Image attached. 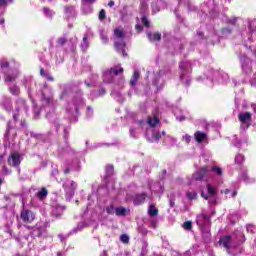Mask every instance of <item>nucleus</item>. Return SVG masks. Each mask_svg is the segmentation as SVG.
<instances>
[{
    "instance_id": "nucleus-1",
    "label": "nucleus",
    "mask_w": 256,
    "mask_h": 256,
    "mask_svg": "<svg viewBox=\"0 0 256 256\" xmlns=\"http://www.w3.org/2000/svg\"><path fill=\"white\" fill-rule=\"evenodd\" d=\"M114 47L118 53H122L123 57H127V52H125V47L127 44L125 43V32L123 29L116 28L114 30Z\"/></svg>"
},
{
    "instance_id": "nucleus-2",
    "label": "nucleus",
    "mask_w": 256,
    "mask_h": 256,
    "mask_svg": "<svg viewBox=\"0 0 256 256\" xmlns=\"http://www.w3.org/2000/svg\"><path fill=\"white\" fill-rule=\"evenodd\" d=\"M196 223L198 227H200L203 237L209 239V237H211L209 229V227H211V219H209V216H207L205 213L198 215L196 218Z\"/></svg>"
},
{
    "instance_id": "nucleus-3",
    "label": "nucleus",
    "mask_w": 256,
    "mask_h": 256,
    "mask_svg": "<svg viewBox=\"0 0 256 256\" xmlns=\"http://www.w3.org/2000/svg\"><path fill=\"white\" fill-rule=\"evenodd\" d=\"M44 90L42 91V102L43 105H46V110L52 109L55 110V104L53 103V94L51 93V88L47 83L43 84Z\"/></svg>"
},
{
    "instance_id": "nucleus-4",
    "label": "nucleus",
    "mask_w": 256,
    "mask_h": 256,
    "mask_svg": "<svg viewBox=\"0 0 256 256\" xmlns=\"http://www.w3.org/2000/svg\"><path fill=\"white\" fill-rule=\"evenodd\" d=\"M181 74H180V81L186 85V87H189L191 85V78L189 76H186L187 73L191 72V62L189 61H182L179 65Z\"/></svg>"
},
{
    "instance_id": "nucleus-5",
    "label": "nucleus",
    "mask_w": 256,
    "mask_h": 256,
    "mask_svg": "<svg viewBox=\"0 0 256 256\" xmlns=\"http://www.w3.org/2000/svg\"><path fill=\"white\" fill-rule=\"evenodd\" d=\"M62 187L65 191L66 199H73L75 191H77V183L73 180L66 179Z\"/></svg>"
},
{
    "instance_id": "nucleus-6",
    "label": "nucleus",
    "mask_w": 256,
    "mask_h": 256,
    "mask_svg": "<svg viewBox=\"0 0 256 256\" xmlns=\"http://www.w3.org/2000/svg\"><path fill=\"white\" fill-rule=\"evenodd\" d=\"M242 73L244 75H251L253 73V62L247 55L243 54L239 56Z\"/></svg>"
},
{
    "instance_id": "nucleus-7",
    "label": "nucleus",
    "mask_w": 256,
    "mask_h": 256,
    "mask_svg": "<svg viewBox=\"0 0 256 256\" xmlns=\"http://www.w3.org/2000/svg\"><path fill=\"white\" fill-rule=\"evenodd\" d=\"M220 245L222 247H225L227 249V252L229 255H237L238 253H241V251H237V246L231 244V236H223L220 238Z\"/></svg>"
},
{
    "instance_id": "nucleus-8",
    "label": "nucleus",
    "mask_w": 256,
    "mask_h": 256,
    "mask_svg": "<svg viewBox=\"0 0 256 256\" xmlns=\"http://www.w3.org/2000/svg\"><path fill=\"white\" fill-rule=\"evenodd\" d=\"M119 73H123V68H120L119 70L117 68L105 70L102 75L103 81L105 83H113V76L119 75Z\"/></svg>"
},
{
    "instance_id": "nucleus-9",
    "label": "nucleus",
    "mask_w": 256,
    "mask_h": 256,
    "mask_svg": "<svg viewBox=\"0 0 256 256\" xmlns=\"http://www.w3.org/2000/svg\"><path fill=\"white\" fill-rule=\"evenodd\" d=\"M79 105H83V98H74L73 102L68 104V107L66 108L67 113H70L71 115H77V113H79Z\"/></svg>"
},
{
    "instance_id": "nucleus-10",
    "label": "nucleus",
    "mask_w": 256,
    "mask_h": 256,
    "mask_svg": "<svg viewBox=\"0 0 256 256\" xmlns=\"http://www.w3.org/2000/svg\"><path fill=\"white\" fill-rule=\"evenodd\" d=\"M20 219L22 220V223H33V221H35V212L27 208H23L20 212Z\"/></svg>"
},
{
    "instance_id": "nucleus-11",
    "label": "nucleus",
    "mask_w": 256,
    "mask_h": 256,
    "mask_svg": "<svg viewBox=\"0 0 256 256\" xmlns=\"http://www.w3.org/2000/svg\"><path fill=\"white\" fill-rule=\"evenodd\" d=\"M251 117L252 114L251 112H241L238 115V119L241 123V129H249V127H251Z\"/></svg>"
},
{
    "instance_id": "nucleus-12",
    "label": "nucleus",
    "mask_w": 256,
    "mask_h": 256,
    "mask_svg": "<svg viewBox=\"0 0 256 256\" xmlns=\"http://www.w3.org/2000/svg\"><path fill=\"white\" fill-rule=\"evenodd\" d=\"M21 161H23V156L19 152H13L8 157V164L11 167H19Z\"/></svg>"
},
{
    "instance_id": "nucleus-13",
    "label": "nucleus",
    "mask_w": 256,
    "mask_h": 256,
    "mask_svg": "<svg viewBox=\"0 0 256 256\" xmlns=\"http://www.w3.org/2000/svg\"><path fill=\"white\" fill-rule=\"evenodd\" d=\"M47 231V224L45 222H38L32 230L33 237H41Z\"/></svg>"
},
{
    "instance_id": "nucleus-14",
    "label": "nucleus",
    "mask_w": 256,
    "mask_h": 256,
    "mask_svg": "<svg viewBox=\"0 0 256 256\" xmlns=\"http://www.w3.org/2000/svg\"><path fill=\"white\" fill-rule=\"evenodd\" d=\"M206 177H209L208 167H202L192 175V179H194V181H203Z\"/></svg>"
},
{
    "instance_id": "nucleus-15",
    "label": "nucleus",
    "mask_w": 256,
    "mask_h": 256,
    "mask_svg": "<svg viewBox=\"0 0 256 256\" xmlns=\"http://www.w3.org/2000/svg\"><path fill=\"white\" fill-rule=\"evenodd\" d=\"M208 77L215 81H227V79H229V74L223 71H212V76Z\"/></svg>"
},
{
    "instance_id": "nucleus-16",
    "label": "nucleus",
    "mask_w": 256,
    "mask_h": 256,
    "mask_svg": "<svg viewBox=\"0 0 256 256\" xmlns=\"http://www.w3.org/2000/svg\"><path fill=\"white\" fill-rule=\"evenodd\" d=\"M65 211V206H61L59 204H55L52 206L51 214L53 217H61L63 215V212Z\"/></svg>"
},
{
    "instance_id": "nucleus-17",
    "label": "nucleus",
    "mask_w": 256,
    "mask_h": 256,
    "mask_svg": "<svg viewBox=\"0 0 256 256\" xmlns=\"http://www.w3.org/2000/svg\"><path fill=\"white\" fill-rule=\"evenodd\" d=\"M145 199H147V194H136L134 197V205H143V203H145Z\"/></svg>"
},
{
    "instance_id": "nucleus-18",
    "label": "nucleus",
    "mask_w": 256,
    "mask_h": 256,
    "mask_svg": "<svg viewBox=\"0 0 256 256\" xmlns=\"http://www.w3.org/2000/svg\"><path fill=\"white\" fill-rule=\"evenodd\" d=\"M194 137H195L197 143H203V141H205L207 139V134H205L204 132H201V131H197L194 134Z\"/></svg>"
},
{
    "instance_id": "nucleus-19",
    "label": "nucleus",
    "mask_w": 256,
    "mask_h": 256,
    "mask_svg": "<svg viewBox=\"0 0 256 256\" xmlns=\"http://www.w3.org/2000/svg\"><path fill=\"white\" fill-rule=\"evenodd\" d=\"M141 73L138 70H135L133 73V76L130 80V85L132 87H135V85H137V81H139V77H140Z\"/></svg>"
},
{
    "instance_id": "nucleus-20",
    "label": "nucleus",
    "mask_w": 256,
    "mask_h": 256,
    "mask_svg": "<svg viewBox=\"0 0 256 256\" xmlns=\"http://www.w3.org/2000/svg\"><path fill=\"white\" fill-rule=\"evenodd\" d=\"M147 37L149 41H161V33L159 32H156L154 34H152L151 32H148Z\"/></svg>"
},
{
    "instance_id": "nucleus-21",
    "label": "nucleus",
    "mask_w": 256,
    "mask_h": 256,
    "mask_svg": "<svg viewBox=\"0 0 256 256\" xmlns=\"http://www.w3.org/2000/svg\"><path fill=\"white\" fill-rule=\"evenodd\" d=\"M65 14L68 17V19H71V17H75L77 13L75 12V7L69 6L65 8Z\"/></svg>"
},
{
    "instance_id": "nucleus-22",
    "label": "nucleus",
    "mask_w": 256,
    "mask_h": 256,
    "mask_svg": "<svg viewBox=\"0 0 256 256\" xmlns=\"http://www.w3.org/2000/svg\"><path fill=\"white\" fill-rule=\"evenodd\" d=\"M2 107L5 109V111H8V113H11V110L13 109V106L11 105V99L9 98L4 99Z\"/></svg>"
},
{
    "instance_id": "nucleus-23",
    "label": "nucleus",
    "mask_w": 256,
    "mask_h": 256,
    "mask_svg": "<svg viewBox=\"0 0 256 256\" xmlns=\"http://www.w3.org/2000/svg\"><path fill=\"white\" fill-rule=\"evenodd\" d=\"M40 75L41 77L47 79V81H55V78H53V76L48 71H45V69L43 68L40 69Z\"/></svg>"
},
{
    "instance_id": "nucleus-24",
    "label": "nucleus",
    "mask_w": 256,
    "mask_h": 256,
    "mask_svg": "<svg viewBox=\"0 0 256 256\" xmlns=\"http://www.w3.org/2000/svg\"><path fill=\"white\" fill-rule=\"evenodd\" d=\"M115 215L117 217H125L127 215V209L125 207H116Z\"/></svg>"
},
{
    "instance_id": "nucleus-25",
    "label": "nucleus",
    "mask_w": 256,
    "mask_h": 256,
    "mask_svg": "<svg viewBox=\"0 0 256 256\" xmlns=\"http://www.w3.org/2000/svg\"><path fill=\"white\" fill-rule=\"evenodd\" d=\"M111 96L118 101V103H123V96L121 95V93L117 90H113L111 92Z\"/></svg>"
},
{
    "instance_id": "nucleus-26",
    "label": "nucleus",
    "mask_w": 256,
    "mask_h": 256,
    "mask_svg": "<svg viewBox=\"0 0 256 256\" xmlns=\"http://www.w3.org/2000/svg\"><path fill=\"white\" fill-rule=\"evenodd\" d=\"M201 196L206 200L208 201V203L210 205H215V203H217V199L215 198V196H207L205 195V192H202L201 193Z\"/></svg>"
},
{
    "instance_id": "nucleus-27",
    "label": "nucleus",
    "mask_w": 256,
    "mask_h": 256,
    "mask_svg": "<svg viewBox=\"0 0 256 256\" xmlns=\"http://www.w3.org/2000/svg\"><path fill=\"white\" fill-rule=\"evenodd\" d=\"M148 247L149 243H147L146 240H142V249L140 256H147V253H149Z\"/></svg>"
},
{
    "instance_id": "nucleus-28",
    "label": "nucleus",
    "mask_w": 256,
    "mask_h": 256,
    "mask_svg": "<svg viewBox=\"0 0 256 256\" xmlns=\"http://www.w3.org/2000/svg\"><path fill=\"white\" fill-rule=\"evenodd\" d=\"M248 30L250 33H256V19L248 20Z\"/></svg>"
},
{
    "instance_id": "nucleus-29",
    "label": "nucleus",
    "mask_w": 256,
    "mask_h": 256,
    "mask_svg": "<svg viewBox=\"0 0 256 256\" xmlns=\"http://www.w3.org/2000/svg\"><path fill=\"white\" fill-rule=\"evenodd\" d=\"M48 193L49 192L47 191V188H42L40 191L36 193V197H38V199L43 200L45 199V197H47Z\"/></svg>"
},
{
    "instance_id": "nucleus-30",
    "label": "nucleus",
    "mask_w": 256,
    "mask_h": 256,
    "mask_svg": "<svg viewBox=\"0 0 256 256\" xmlns=\"http://www.w3.org/2000/svg\"><path fill=\"white\" fill-rule=\"evenodd\" d=\"M164 143L166 145H175L177 143V140L171 136H165Z\"/></svg>"
},
{
    "instance_id": "nucleus-31",
    "label": "nucleus",
    "mask_w": 256,
    "mask_h": 256,
    "mask_svg": "<svg viewBox=\"0 0 256 256\" xmlns=\"http://www.w3.org/2000/svg\"><path fill=\"white\" fill-rule=\"evenodd\" d=\"M99 33L102 42L104 43V45H107L109 41V38H107V32L105 30H100Z\"/></svg>"
},
{
    "instance_id": "nucleus-32",
    "label": "nucleus",
    "mask_w": 256,
    "mask_h": 256,
    "mask_svg": "<svg viewBox=\"0 0 256 256\" xmlns=\"http://www.w3.org/2000/svg\"><path fill=\"white\" fill-rule=\"evenodd\" d=\"M69 91H71V86L65 85L64 89L60 95V99H65V97H67V95H69Z\"/></svg>"
},
{
    "instance_id": "nucleus-33",
    "label": "nucleus",
    "mask_w": 256,
    "mask_h": 256,
    "mask_svg": "<svg viewBox=\"0 0 256 256\" xmlns=\"http://www.w3.org/2000/svg\"><path fill=\"white\" fill-rule=\"evenodd\" d=\"M82 51H87V49H89V41L87 40V36L83 37V41L80 45Z\"/></svg>"
},
{
    "instance_id": "nucleus-34",
    "label": "nucleus",
    "mask_w": 256,
    "mask_h": 256,
    "mask_svg": "<svg viewBox=\"0 0 256 256\" xmlns=\"http://www.w3.org/2000/svg\"><path fill=\"white\" fill-rule=\"evenodd\" d=\"M207 191H208V196L217 195V189H215V187H213L211 184H207Z\"/></svg>"
},
{
    "instance_id": "nucleus-35",
    "label": "nucleus",
    "mask_w": 256,
    "mask_h": 256,
    "mask_svg": "<svg viewBox=\"0 0 256 256\" xmlns=\"http://www.w3.org/2000/svg\"><path fill=\"white\" fill-rule=\"evenodd\" d=\"M11 134L13 135V137H15V135H17V132L15 131V129L11 128V122H8L6 137H10Z\"/></svg>"
},
{
    "instance_id": "nucleus-36",
    "label": "nucleus",
    "mask_w": 256,
    "mask_h": 256,
    "mask_svg": "<svg viewBox=\"0 0 256 256\" xmlns=\"http://www.w3.org/2000/svg\"><path fill=\"white\" fill-rule=\"evenodd\" d=\"M158 213H159V210H157L154 205H150V208L148 210V215H150L151 217H155L158 215Z\"/></svg>"
},
{
    "instance_id": "nucleus-37",
    "label": "nucleus",
    "mask_w": 256,
    "mask_h": 256,
    "mask_svg": "<svg viewBox=\"0 0 256 256\" xmlns=\"http://www.w3.org/2000/svg\"><path fill=\"white\" fill-rule=\"evenodd\" d=\"M16 79H17V75H14V74L5 75V83H13Z\"/></svg>"
},
{
    "instance_id": "nucleus-38",
    "label": "nucleus",
    "mask_w": 256,
    "mask_h": 256,
    "mask_svg": "<svg viewBox=\"0 0 256 256\" xmlns=\"http://www.w3.org/2000/svg\"><path fill=\"white\" fill-rule=\"evenodd\" d=\"M159 119L158 118H148V125H150V127H155L156 125H159Z\"/></svg>"
},
{
    "instance_id": "nucleus-39",
    "label": "nucleus",
    "mask_w": 256,
    "mask_h": 256,
    "mask_svg": "<svg viewBox=\"0 0 256 256\" xmlns=\"http://www.w3.org/2000/svg\"><path fill=\"white\" fill-rule=\"evenodd\" d=\"M82 11L83 13H85V15H87V13H91L93 11V8H91V6L88 3H84L82 5Z\"/></svg>"
},
{
    "instance_id": "nucleus-40",
    "label": "nucleus",
    "mask_w": 256,
    "mask_h": 256,
    "mask_svg": "<svg viewBox=\"0 0 256 256\" xmlns=\"http://www.w3.org/2000/svg\"><path fill=\"white\" fill-rule=\"evenodd\" d=\"M115 206L113 205H109V206H106L105 208V211L108 215H115Z\"/></svg>"
},
{
    "instance_id": "nucleus-41",
    "label": "nucleus",
    "mask_w": 256,
    "mask_h": 256,
    "mask_svg": "<svg viewBox=\"0 0 256 256\" xmlns=\"http://www.w3.org/2000/svg\"><path fill=\"white\" fill-rule=\"evenodd\" d=\"M243 161H245V156H243L242 154H238L235 157V163L237 165H241L243 163Z\"/></svg>"
},
{
    "instance_id": "nucleus-42",
    "label": "nucleus",
    "mask_w": 256,
    "mask_h": 256,
    "mask_svg": "<svg viewBox=\"0 0 256 256\" xmlns=\"http://www.w3.org/2000/svg\"><path fill=\"white\" fill-rule=\"evenodd\" d=\"M211 171H213V173H215L216 175H219V177L223 175V170L217 166H213L211 168Z\"/></svg>"
},
{
    "instance_id": "nucleus-43",
    "label": "nucleus",
    "mask_w": 256,
    "mask_h": 256,
    "mask_svg": "<svg viewBox=\"0 0 256 256\" xmlns=\"http://www.w3.org/2000/svg\"><path fill=\"white\" fill-rule=\"evenodd\" d=\"M9 91L13 95H19V93H20L19 87L17 85H14V86L10 87Z\"/></svg>"
},
{
    "instance_id": "nucleus-44",
    "label": "nucleus",
    "mask_w": 256,
    "mask_h": 256,
    "mask_svg": "<svg viewBox=\"0 0 256 256\" xmlns=\"http://www.w3.org/2000/svg\"><path fill=\"white\" fill-rule=\"evenodd\" d=\"M241 177H242V181H244V183L246 184L253 183L254 181L253 179H250L249 176H247V173H243Z\"/></svg>"
},
{
    "instance_id": "nucleus-45",
    "label": "nucleus",
    "mask_w": 256,
    "mask_h": 256,
    "mask_svg": "<svg viewBox=\"0 0 256 256\" xmlns=\"http://www.w3.org/2000/svg\"><path fill=\"white\" fill-rule=\"evenodd\" d=\"M129 235H127V234H122L121 236H120V241H121V243H124L125 245H127V243H129Z\"/></svg>"
},
{
    "instance_id": "nucleus-46",
    "label": "nucleus",
    "mask_w": 256,
    "mask_h": 256,
    "mask_svg": "<svg viewBox=\"0 0 256 256\" xmlns=\"http://www.w3.org/2000/svg\"><path fill=\"white\" fill-rule=\"evenodd\" d=\"M182 227L186 230V231H191V228L193 227V223H191V221H187L184 222Z\"/></svg>"
},
{
    "instance_id": "nucleus-47",
    "label": "nucleus",
    "mask_w": 256,
    "mask_h": 256,
    "mask_svg": "<svg viewBox=\"0 0 256 256\" xmlns=\"http://www.w3.org/2000/svg\"><path fill=\"white\" fill-rule=\"evenodd\" d=\"M187 197L193 201V199H197V192H187Z\"/></svg>"
},
{
    "instance_id": "nucleus-48",
    "label": "nucleus",
    "mask_w": 256,
    "mask_h": 256,
    "mask_svg": "<svg viewBox=\"0 0 256 256\" xmlns=\"http://www.w3.org/2000/svg\"><path fill=\"white\" fill-rule=\"evenodd\" d=\"M0 66H1V69H9V62L6 60H1Z\"/></svg>"
},
{
    "instance_id": "nucleus-49",
    "label": "nucleus",
    "mask_w": 256,
    "mask_h": 256,
    "mask_svg": "<svg viewBox=\"0 0 256 256\" xmlns=\"http://www.w3.org/2000/svg\"><path fill=\"white\" fill-rule=\"evenodd\" d=\"M113 171H114L113 165H107L106 166L107 175H109V176L113 175Z\"/></svg>"
},
{
    "instance_id": "nucleus-50",
    "label": "nucleus",
    "mask_w": 256,
    "mask_h": 256,
    "mask_svg": "<svg viewBox=\"0 0 256 256\" xmlns=\"http://www.w3.org/2000/svg\"><path fill=\"white\" fill-rule=\"evenodd\" d=\"M43 11L46 17H50V18L53 17L54 13L49 8H44Z\"/></svg>"
},
{
    "instance_id": "nucleus-51",
    "label": "nucleus",
    "mask_w": 256,
    "mask_h": 256,
    "mask_svg": "<svg viewBox=\"0 0 256 256\" xmlns=\"http://www.w3.org/2000/svg\"><path fill=\"white\" fill-rule=\"evenodd\" d=\"M106 17L107 16H106L105 10L104 9L100 10V12H99V20L103 21Z\"/></svg>"
},
{
    "instance_id": "nucleus-52",
    "label": "nucleus",
    "mask_w": 256,
    "mask_h": 256,
    "mask_svg": "<svg viewBox=\"0 0 256 256\" xmlns=\"http://www.w3.org/2000/svg\"><path fill=\"white\" fill-rule=\"evenodd\" d=\"M232 31L233 30L231 28L226 27V28L222 29V34L223 35H231Z\"/></svg>"
},
{
    "instance_id": "nucleus-53",
    "label": "nucleus",
    "mask_w": 256,
    "mask_h": 256,
    "mask_svg": "<svg viewBox=\"0 0 256 256\" xmlns=\"http://www.w3.org/2000/svg\"><path fill=\"white\" fill-rule=\"evenodd\" d=\"M238 20H239V17H232V18L228 19V23L230 25H235Z\"/></svg>"
},
{
    "instance_id": "nucleus-54",
    "label": "nucleus",
    "mask_w": 256,
    "mask_h": 256,
    "mask_svg": "<svg viewBox=\"0 0 256 256\" xmlns=\"http://www.w3.org/2000/svg\"><path fill=\"white\" fill-rule=\"evenodd\" d=\"M87 117L91 118L93 117V108H91V106L87 107V113H86Z\"/></svg>"
},
{
    "instance_id": "nucleus-55",
    "label": "nucleus",
    "mask_w": 256,
    "mask_h": 256,
    "mask_svg": "<svg viewBox=\"0 0 256 256\" xmlns=\"http://www.w3.org/2000/svg\"><path fill=\"white\" fill-rule=\"evenodd\" d=\"M142 23L145 27H149L150 25L149 20L145 16L142 17Z\"/></svg>"
},
{
    "instance_id": "nucleus-56",
    "label": "nucleus",
    "mask_w": 256,
    "mask_h": 256,
    "mask_svg": "<svg viewBox=\"0 0 256 256\" xmlns=\"http://www.w3.org/2000/svg\"><path fill=\"white\" fill-rule=\"evenodd\" d=\"M183 141H185L186 143H191V136L189 134L184 135Z\"/></svg>"
},
{
    "instance_id": "nucleus-57",
    "label": "nucleus",
    "mask_w": 256,
    "mask_h": 256,
    "mask_svg": "<svg viewBox=\"0 0 256 256\" xmlns=\"http://www.w3.org/2000/svg\"><path fill=\"white\" fill-rule=\"evenodd\" d=\"M57 42H58V45L63 46V45H65V43H67V39L59 38Z\"/></svg>"
},
{
    "instance_id": "nucleus-58",
    "label": "nucleus",
    "mask_w": 256,
    "mask_h": 256,
    "mask_svg": "<svg viewBox=\"0 0 256 256\" xmlns=\"http://www.w3.org/2000/svg\"><path fill=\"white\" fill-rule=\"evenodd\" d=\"M153 139H155L156 141H159V139H161V133L156 132L152 135Z\"/></svg>"
},
{
    "instance_id": "nucleus-59",
    "label": "nucleus",
    "mask_w": 256,
    "mask_h": 256,
    "mask_svg": "<svg viewBox=\"0 0 256 256\" xmlns=\"http://www.w3.org/2000/svg\"><path fill=\"white\" fill-rule=\"evenodd\" d=\"M246 229L250 233H255V226L253 225H248Z\"/></svg>"
},
{
    "instance_id": "nucleus-60",
    "label": "nucleus",
    "mask_w": 256,
    "mask_h": 256,
    "mask_svg": "<svg viewBox=\"0 0 256 256\" xmlns=\"http://www.w3.org/2000/svg\"><path fill=\"white\" fill-rule=\"evenodd\" d=\"M69 137V128H64V139L65 141H67Z\"/></svg>"
},
{
    "instance_id": "nucleus-61",
    "label": "nucleus",
    "mask_w": 256,
    "mask_h": 256,
    "mask_svg": "<svg viewBox=\"0 0 256 256\" xmlns=\"http://www.w3.org/2000/svg\"><path fill=\"white\" fill-rule=\"evenodd\" d=\"M105 93H106L105 88H100L97 97H101L105 95Z\"/></svg>"
},
{
    "instance_id": "nucleus-62",
    "label": "nucleus",
    "mask_w": 256,
    "mask_h": 256,
    "mask_svg": "<svg viewBox=\"0 0 256 256\" xmlns=\"http://www.w3.org/2000/svg\"><path fill=\"white\" fill-rule=\"evenodd\" d=\"M83 227H85V225H83V223L78 224L77 228L74 229L75 233H76V231H81V229H83Z\"/></svg>"
},
{
    "instance_id": "nucleus-63",
    "label": "nucleus",
    "mask_w": 256,
    "mask_h": 256,
    "mask_svg": "<svg viewBox=\"0 0 256 256\" xmlns=\"http://www.w3.org/2000/svg\"><path fill=\"white\" fill-rule=\"evenodd\" d=\"M0 7H7V0H0Z\"/></svg>"
},
{
    "instance_id": "nucleus-64",
    "label": "nucleus",
    "mask_w": 256,
    "mask_h": 256,
    "mask_svg": "<svg viewBox=\"0 0 256 256\" xmlns=\"http://www.w3.org/2000/svg\"><path fill=\"white\" fill-rule=\"evenodd\" d=\"M141 8L144 9V10L147 9V2L142 1L141 2Z\"/></svg>"
}]
</instances>
